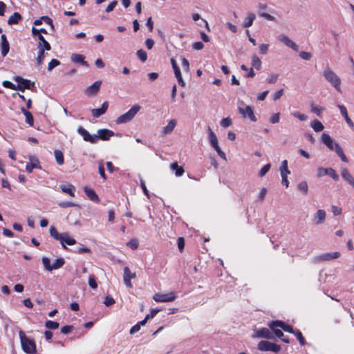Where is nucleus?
<instances>
[{"mask_svg": "<svg viewBox=\"0 0 354 354\" xmlns=\"http://www.w3.org/2000/svg\"><path fill=\"white\" fill-rule=\"evenodd\" d=\"M322 75L324 77V78L332 86H333L338 92H341V80L335 72H333L328 66H327L324 70Z\"/></svg>", "mask_w": 354, "mask_h": 354, "instance_id": "1", "label": "nucleus"}, {"mask_svg": "<svg viewBox=\"0 0 354 354\" xmlns=\"http://www.w3.org/2000/svg\"><path fill=\"white\" fill-rule=\"evenodd\" d=\"M19 335L23 351L27 354L35 353L36 351L35 343L28 338L22 330L19 331Z\"/></svg>", "mask_w": 354, "mask_h": 354, "instance_id": "2", "label": "nucleus"}, {"mask_svg": "<svg viewBox=\"0 0 354 354\" xmlns=\"http://www.w3.org/2000/svg\"><path fill=\"white\" fill-rule=\"evenodd\" d=\"M140 110V106L138 104L133 105L127 112L117 118L115 120L116 124H124L130 122Z\"/></svg>", "mask_w": 354, "mask_h": 354, "instance_id": "3", "label": "nucleus"}, {"mask_svg": "<svg viewBox=\"0 0 354 354\" xmlns=\"http://www.w3.org/2000/svg\"><path fill=\"white\" fill-rule=\"evenodd\" d=\"M238 110L239 113L241 114L243 118L248 117L252 122H256L257 120L252 108L250 106H245L243 101L239 103Z\"/></svg>", "mask_w": 354, "mask_h": 354, "instance_id": "4", "label": "nucleus"}, {"mask_svg": "<svg viewBox=\"0 0 354 354\" xmlns=\"http://www.w3.org/2000/svg\"><path fill=\"white\" fill-rule=\"evenodd\" d=\"M258 349L261 351H272L274 353H277L280 351L281 347L279 345L272 342L263 340L259 342Z\"/></svg>", "mask_w": 354, "mask_h": 354, "instance_id": "5", "label": "nucleus"}, {"mask_svg": "<svg viewBox=\"0 0 354 354\" xmlns=\"http://www.w3.org/2000/svg\"><path fill=\"white\" fill-rule=\"evenodd\" d=\"M340 256L341 254L339 252H327L315 257L313 259V262L317 263L323 261H328L338 259Z\"/></svg>", "mask_w": 354, "mask_h": 354, "instance_id": "6", "label": "nucleus"}, {"mask_svg": "<svg viewBox=\"0 0 354 354\" xmlns=\"http://www.w3.org/2000/svg\"><path fill=\"white\" fill-rule=\"evenodd\" d=\"M153 299L156 302H171L175 300L176 295L174 292H170L166 294L156 293L153 295Z\"/></svg>", "mask_w": 354, "mask_h": 354, "instance_id": "7", "label": "nucleus"}, {"mask_svg": "<svg viewBox=\"0 0 354 354\" xmlns=\"http://www.w3.org/2000/svg\"><path fill=\"white\" fill-rule=\"evenodd\" d=\"M15 80L18 83L17 90L24 92L25 89H31L34 87V83H31L30 80L24 79L19 76L15 77Z\"/></svg>", "mask_w": 354, "mask_h": 354, "instance_id": "8", "label": "nucleus"}, {"mask_svg": "<svg viewBox=\"0 0 354 354\" xmlns=\"http://www.w3.org/2000/svg\"><path fill=\"white\" fill-rule=\"evenodd\" d=\"M77 133L82 136L84 141L89 142L92 144L97 143V137L95 134L91 135L89 132L82 127H79L77 130Z\"/></svg>", "mask_w": 354, "mask_h": 354, "instance_id": "9", "label": "nucleus"}, {"mask_svg": "<svg viewBox=\"0 0 354 354\" xmlns=\"http://www.w3.org/2000/svg\"><path fill=\"white\" fill-rule=\"evenodd\" d=\"M123 272H124L123 280H124V284L128 288H132L133 286L131 282V280L132 279L136 278V272H131V270L129 269V268L127 266H125L123 268Z\"/></svg>", "mask_w": 354, "mask_h": 354, "instance_id": "10", "label": "nucleus"}, {"mask_svg": "<svg viewBox=\"0 0 354 354\" xmlns=\"http://www.w3.org/2000/svg\"><path fill=\"white\" fill-rule=\"evenodd\" d=\"M252 337H254V338H265V339H271L274 338L272 333L267 328H261L259 330H255L254 333L252 335Z\"/></svg>", "mask_w": 354, "mask_h": 354, "instance_id": "11", "label": "nucleus"}, {"mask_svg": "<svg viewBox=\"0 0 354 354\" xmlns=\"http://www.w3.org/2000/svg\"><path fill=\"white\" fill-rule=\"evenodd\" d=\"M95 135L97 137V142L100 139L104 141H106L109 140L112 136H113L115 133L113 131L107 129H101L97 130V134Z\"/></svg>", "mask_w": 354, "mask_h": 354, "instance_id": "12", "label": "nucleus"}, {"mask_svg": "<svg viewBox=\"0 0 354 354\" xmlns=\"http://www.w3.org/2000/svg\"><path fill=\"white\" fill-rule=\"evenodd\" d=\"M274 326H279V328L283 329L284 331L288 332L290 333L294 334L296 331L293 329V328L291 326L286 324L282 321H272L268 324V326L270 328H273Z\"/></svg>", "mask_w": 354, "mask_h": 354, "instance_id": "13", "label": "nucleus"}, {"mask_svg": "<svg viewBox=\"0 0 354 354\" xmlns=\"http://www.w3.org/2000/svg\"><path fill=\"white\" fill-rule=\"evenodd\" d=\"M257 8L259 9L258 14L259 17H263L268 21H275V18L273 16L263 12L268 8V5L266 3H259Z\"/></svg>", "mask_w": 354, "mask_h": 354, "instance_id": "14", "label": "nucleus"}, {"mask_svg": "<svg viewBox=\"0 0 354 354\" xmlns=\"http://www.w3.org/2000/svg\"><path fill=\"white\" fill-rule=\"evenodd\" d=\"M171 64L172 65V68L174 71V75H175L176 78L178 80V84L181 86H185V83L182 77L180 68L178 66L174 59H173V58L171 59Z\"/></svg>", "mask_w": 354, "mask_h": 354, "instance_id": "15", "label": "nucleus"}, {"mask_svg": "<svg viewBox=\"0 0 354 354\" xmlns=\"http://www.w3.org/2000/svg\"><path fill=\"white\" fill-rule=\"evenodd\" d=\"M278 40L282 42L286 46L292 48V50L297 51L298 46L291 40L288 36L285 35H281L278 37Z\"/></svg>", "mask_w": 354, "mask_h": 354, "instance_id": "16", "label": "nucleus"}, {"mask_svg": "<svg viewBox=\"0 0 354 354\" xmlns=\"http://www.w3.org/2000/svg\"><path fill=\"white\" fill-rule=\"evenodd\" d=\"M59 243L64 248H66V245H73L76 243V241L73 237L70 236L68 233L64 232L62 233V236L59 239Z\"/></svg>", "mask_w": 354, "mask_h": 354, "instance_id": "17", "label": "nucleus"}, {"mask_svg": "<svg viewBox=\"0 0 354 354\" xmlns=\"http://www.w3.org/2000/svg\"><path fill=\"white\" fill-rule=\"evenodd\" d=\"M326 217V213L324 209H318L313 215V221L316 225H320L324 223Z\"/></svg>", "mask_w": 354, "mask_h": 354, "instance_id": "18", "label": "nucleus"}, {"mask_svg": "<svg viewBox=\"0 0 354 354\" xmlns=\"http://www.w3.org/2000/svg\"><path fill=\"white\" fill-rule=\"evenodd\" d=\"M341 176L348 184L354 188V177L347 168L344 167L341 169Z\"/></svg>", "mask_w": 354, "mask_h": 354, "instance_id": "19", "label": "nucleus"}, {"mask_svg": "<svg viewBox=\"0 0 354 354\" xmlns=\"http://www.w3.org/2000/svg\"><path fill=\"white\" fill-rule=\"evenodd\" d=\"M30 163H27L26 170L28 173H32L33 169H41V166L38 159L35 156H30Z\"/></svg>", "mask_w": 354, "mask_h": 354, "instance_id": "20", "label": "nucleus"}, {"mask_svg": "<svg viewBox=\"0 0 354 354\" xmlns=\"http://www.w3.org/2000/svg\"><path fill=\"white\" fill-rule=\"evenodd\" d=\"M108 107H109V102L107 101L104 102L100 108L93 109L91 110L93 116L95 118L100 117L101 115H102L103 114H104L106 112Z\"/></svg>", "mask_w": 354, "mask_h": 354, "instance_id": "21", "label": "nucleus"}, {"mask_svg": "<svg viewBox=\"0 0 354 354\" xmlns=\"http://www.w3.org/2000/svg\"><path fill=\"white\" fill-rule=\"evenodd\" d=\"M102 84L101 81H96L93 84L89 86L85 91V93L88 95H95L100 90V86Z\"/></svg>", "mask_w": 354, "mask_h": 354, "instance_id": "22", "label": "nucleus"}, {"mask_svg": "<svg viewBox=\"0 0 354 354\" xmlns=\"http://www.w3.org/2000/svg\"><path fill=\"white\" fill-rule=\"evenodd\" d=\"M1 53L2 56H6L9 52L10 46L6 36L5 35H1Z\"/></svg>", "mask_w": 354, "mask_h": 354, "instance_id": "23", "label": "nucleus"}, {"mask_svg": "<svg viewBox=\"0 0 354 354\" xmlns=\"http://www.w3.org/2000/svg\"><path fill=\"white\" fill-rule=\"evenodd\" d=\"M322 141L330 150H335V144L336 142H333V140L331 138V137L328 134L324 133L322 135Z\"/></svg>", "mask_w": 354, "mask_h": 354, "instance_id": "24", "label": "nucleus"}, {"mask_svg": "<svg viewBox=\"0 0 354 354\" xmlns=\"http://www.w3.org/2000/svg\"><path fill=\"white\" fill-rule=\"evenodd\" d=\"M337 106L339 109L341 114L344 118L346 123L348 124L349 127H351V128H353L354 129V123L351 120V118L348 117L346 107L344 105H340V104H338Z\"/></svg>", "mask_w": 354, "mask_h": 354, "instance_id": "25", "label": "nucleus"}, {"mask_svg": "<svg viewBox=\"0 0 354 354\" xmlns=\"http://www.w3.org/2000/svg\"><path fill=\"white\" fill-rule=\"evenodd\" d=\"M176 124H177V122L175 119L171 120L168 122V124L165 127L162 128V134L163 136H166V135L171 133L173 131V130L174 129L175 127L176 126Z\"/></svg>", "mask_w": 354, "mask_h": 354, "instance_id": "26", "label": "nucleus"}, {"mask_svg": "<svg viewBox=\"0 0 354 354\" xmlns=\"http://www.w3.org/2000/svg\"><path fill=\"white\" fill-rule=\"evenodd\" d=\"M85 57L81 54H73L71 55V61L74 63L80 64L82 66H88L87 62L84 60Z\"/></svg>", "mask_w": 354, "mask_h": 354, "instance_id": "27", "label": "nucleus"}, {"mask_svg": "<svg viewBox=\"0 0 354 354\" xmlns=\"http://www.w3.org/2000/svg\"><path fill=\"white\" fill-rule=\"evenodd\" d=\"M84 191L85 194L88 196V198L93 201L98 203L100 201V198L96 194L94 190L86 187L84 188Z\"/></svg>", "mask_w": 354, "mask_h": 354, "instance_id": "28", "label": "nucleus"}, {"mask_svg": "<svg viewBox=\"0 0 354 354\" xmlns=\"http://www.w3.org/2000/svg\"><path fill=\"white\" fill-rule=\"evenodd\" d=\"M170 169L175 172V175L178 177L183 176L185 171L183 167L179 166L176 162L170 165Z\"/></svg>", "mask_w": 354, "mask_h": 354, "instance_id": "29", "label": "nucleus"}, {"mask_svg": "<svg viewBox=\"0 0 354 354\" xmlns=\"http://www.w3.org/2000/svg\"><path fill=\"white\" fill-rule=\"evenodd\" d=\"M62 191L68 194L71 196H75V187L71 184L63 185L60 186Z\"/></svg>", "mask_w": 354, "mask_h": 354, "instance_id": "30", "label": "nucleus"}, {"mask_svg": "<svg viewBox=\"0 0 354 354\" xmlns=\"http://www.w3.org/2000/svg\"><path fill=\"white\" fill-rule=\"evenodd\" d=\"M37 57L36 58V63L37 66H40L42 65L44 59L45 58V53L46 48H42L37 47Z\"/></svg>", "mask_w": 354, "mask_h": 354, "instance_id": "31", "label": "nucleus"}, {"mask_svg": "<svg viewBox=\"0 0 354 354\" xmlns=\"http://www.w3.org/2000/svg\"><path fill=\"white\" fill-rule=\"evenodd\" d=\"M38 39L39 40L37 47L46 48V50H50L51 46L50 44L45 39L42 35H38Z\"/></svg>", "mask_w": 354, "mask_h": 354, "instance_id": "32", "label": "nucleus"}, {"mask_svg": "<svg viewBox=\"0 0 354 354\" xmlns=\"http://www.w3.org/2000/svg\"><path fill=\"white\" fill-rule=\"evenodd\" d=\"M335 151L336 153L339 156L342 161H343L344 162H348V160L346 158V156H345V154L343 151V149H342V147H340V145L338 143L335 144Z\"/></svg>", "mask_w": 354, "mask_h": 354, "instance_id": "33", "label": "nucleus"}, {"mask_svg": "<svg viewBox=\"0 0 354 354\" xmlns=\"http://www.w3.org/2000/svg\"><path fill=\"white\" fill-rule=\"evenodd\" d=\"M255 18H256V16L254 13H252V12L248 13L247 17L245 18V19L243 22V26L245 28L250 27L252 25L253 21L255 19Z\"/></svg>", "mask_w": 354, "mask_h": 354, "instance_id": "34", "label": "nucleus"}, {"mask_svg": "<svg viewBox=\"0 0 354 354\" xmlns=\"http://www.w3.org/2000/svg\"><path fill=\"white\" fill-rule=\"evenodd\" d=\"M310 127L314 129V131L315 132H320L324 128L322 123L317 120H315L312 121L310 123Z\"/></svg>", "mask_w": 354, "mask_h": 354, "instance_id": "35", "label": "nucleus"}, {"mask_svg": "<svg viewBox=\"0 0 354 354\" xmlns=\"http://www.w3.org/2000/svg\"><path fill=\"white\" fill-rule=\"evenodd\" d=\"M21 19V16L18 12H15L8 20V24H17Z\"/></svg>", "mask_w": 354, "mask_h": 354, "instance_id": "36", "label": "nucleus"}, {"mask_svg": "<svg viewBox=\"0 0 354 354\" xmlns=\"http://www.w3.org/2000/svg\"><path fill=\"white\" fill-rule=\"evenodd\" d=\"M209 131V140L212 147H214L218 145V139L216 134L212 131L210 127L208 128Z\"/></svg>", "mask_w": 354, "mask_h": 354, "instance_id": "37", "label": "nucleus"}, {"mask_svg": "<svg viewBox=\"0 0 354 354\" xmlns=\"http://www.w3.org/2000/svg\"><path fill=\"white\" fill-rule=\"evenodd\" d=\"M54 155H55V158L57 163L59 165H62L64 162L63 153L60 150L57 149V150H55Z\"/></svg>", "mask_w": 354, "mask_h": 354, "instance_id": "38", "label": "nucleus"}, {"mask_svg": "<svg viewBox=\"0 0 354 354\" xmlns=\"http://www.w3.org/2000/svg\"><path fill=\"white\" fill-rule=\"evenodd\" d=\"M49 232L50 236L57 241H59L62 236V233H59L54 226L50 227Z\"/></svg>", "mask_w": 354, "mask_h": 354, "instance_id": "39", "label": "nucleus"}, {"mask_svg": "<svg viewBox=\"0 0 354 354\" xmlns=\"http://www.w3.org/2000/svg\"><path fill=\"white\" fill-rule=\"evenodd\" d=\"M279 171L281 175H288L290 174V171L288 168V161L286 160H284L281 162V166L279 167Z\"/></svg>", "mask_w": 354, "mask_h": 354, "instance_id": "40", "label": "nucleus"}, {"mask_svg": "<svg viewBox=\"0 0 354 354\" xmlns=\"http://www.w3.org/2000/svg\"><path fill=\"white\" fill-rule=\"evenodd\" d=\"M297 189L300 191L303 194L306 195L308 191L307 182L305 180L300 182L297 185Z\"/></svg>", "mask_w": 354, "mask_h": 354, "instance_id": "41", "label": "nucleus"}, {"mask_svg": "<svg viewBox=\"0 0 354 354\" xmlns=\"http://www.w3.org/2000/svg\"><path fill=\"white\" fill-rule=\"evenodd\" d=\"M252 66L257 70H259L261 68V62L256 55H254L252 57Z\"/></svg>", "mask_w": 354, "mask_h": 354, "instance_id": "42", "label": "nucleus"}, {"mask_svg": "<svg viewBox=\"0 0 354 354\" xmlns=\"http://www.w3.org/2000/svg\"><path fill=\"white\" fill-rule=\"evenodd\" d=\"M65 261L63 258L57 259L55 262L52 264V268L53 270L59 269L64 265Z\"/></svg>", "mask_w": 354, "mask_h": 354, "instance_id": "43", "label": "nucleus"}, {"mask_svg": "<svg viewBox=\"0 0 354 354\" xmlns=\"http://www.w3.org/2000/svg\"><path fill=\"white\" fill-rule=\"evenodd\" d=\"M42 263L45 268V269L48 271H52V264H50V259L46 257H44L41 259Z\"/></svg>", "mask_w": 354, "mask_h": 354, "instance_id": "44", "label": "nucleus"}, {"mask_svg": "<svg viewBox=\"0 0 354 354\" xmlns=\"http://www.w3.org/2000/svg\"><path fill=\"white\" fill-rule=\"evenodd\" d=\"M59 326V324L58 322L51 321V320H48L45 323V326L48 329L55 330V329L58 328Z\"/></svg>", "mask_w": 354, "mask_h": 354, "instance_id": "45", "label": "nucleus"}, {"mask_svg": "<svg viewBox=\"0 0 354 354\" xmlns=\"http://www.w3.org/2000/svg\"><path fill=\"white\" fill-rule=\"evenodd\" d=\"M136 55L140 61L145 62L147 59V54L143 49H140L137 51Z\"/></svg>", "mask_w": 354, "mask_h": 354, "instance_id": "46", "label": "nucleus"}, {"mask_svg": "<svg viewBox=\"0 0 354 354\" xmlns=\"http://www.w3.org/2000/svg\"><path fill=\"white\" fill-rule=\"evenodd\" d=\"M294 335L296 336V337L297 338L298 341L299 342V343L301 346H304L306 344L305 339L303 337L302 333L300 330H296Z\"/></svg>", "mask_w": 354, "mask_h": 354, "instance_id": "47", "label": "nucleus"}, {"mask_svg": "<svg viewBox=\"0 0 354 354\" xmlns=\"http://www.w3.org/2000/svg\"><path fill=\"white\" fill-rule=\"evenodd\" d=\"M24 115L26 117V122L27 124H28L30 126H33L34 124V119L33 116L32 115L30 111L24 113Z\"/></svg>", "mask_w": 354, "mask_h": 354, "instance_id": "48", "label": "nucleus"}, {"mask_svg": "<svg viewBox=\"0 0 354 354\" xmlns=\"http://www.w3.org/2000/svg\"><path fill=\"white\" fill-rule=\"evenodd\" d=\"M60 62L59 60L53 59L48 64V71H50L56 66H59Z\"/></svg>", "mask_w": 354, "mask_h": 354, "instance_id": "49", "label": "nucleus"}, {"mask_svg": "<svg viewBox=\"0 0 354 354\" xmlns=\"http://www.w3.org/2000/svg\"><path fill=\"white\" fill-rule=\"evenodd\" d=\"M328 168H324V167H318L317 168V176L319 178H321L322 176L328 175Z\"/></svg>", "mask_w": 354, "mask_h": 354, "instance_id": "50", "label": "nucleus"}, {"mask_svg": "<svg viewBox=\"0 0 354 354\" xmlns=\"http://www.w3.org/2000/svg\"><path fill=\"white\" fill-rule=\"evenodd\" d=\"M328 175L335 181L339 180L338 174L333 168H328Z\"/></svg>", "mask_w": 354, "mask_h": 354, "instance_id": "51", "label": "nucleus"}, {"mask_svg": "<svg viewBox=\"0 0 354 354\" xmlns=\"http://www.w3.org/2000/svg\"><path fill=\"white\" fill-rule=\"evenodd\" d=\"M270 167H271V165L270 163H268L266 165H264L261 169V170L259 171V176H261V177L264 176L266 174V173L270 170Z\"/></svg>", "mask_w": 354, "mask_h": 354, "instance_id": "52", "label": "nucleus"}, {"mask_svg": "<svg viewBox=\"0 0 354 354\" xmlns=\"http://www.w3.org/2000/svg\"><path fill=\"white\" fill-rule=\"evenodd\" d=\"M91 252V250L88 248L84 247L82 245L80 247L77 248L74 250V252H76L78 254L87 253V252Z\"/></svg>", "mask_w": 354, "mask_h": 354, "instance_id": "53", "label": "nucleus"}, {"mask_svg": "<svg viewBox=\"0 0 354 354\" xmlns=\"http://www.w3.org/2000/svg\"><path fill=\"white\" fill-rule=\"evenodd\" d=\"M88 285L93 289H95L97 287V284L95 281V276L93 274L89 276Z\"/></svg>", "mask_w": 354, "mask_h": 354, "instance_id": "54", "label": "nucleus"}, {"mask_svg": "<svg viewBox=\"0 0 354 354\" xmlns=\"http://www.w3.org/2000/svg\"><path fill=\"white\" fill-rule=\"evenodd\" d=\"M278 328H279V326H274L273 328H270L273 332L275 334V335L278 337V338H281L282 337H283V332L279 329Z\"/></svg>", "mask_w": 354, "mask_h": 354, "instance_id": "55", "label": "nucleus"}, {"mask_svg": "<svg viewBox=\"0 0 354 354\" xmlns=\"http://www.w3.org/2000/svg\"><path fill=\"white\" fill-rule=\"evenodd\" d=\"M98 171L99 173L102 178L104 180L106 179V176L105 174L104 168L103 165V161L101 160L99 162V166H98Z\"/></svg>", "mask_w": 354, "mask_h": 354, "instance_id": "56", "label": "nucleus"}, {"mask_svg": "<svg viewBox=\"0 0 354 354\" xmlns=\"http://www.w3.org/2000/svg\"><path fill=\"white\" fill-rule=\"evenodd\" d=\"M292 115L295 118H298L301 121H305L307 120L308 117L305 114L301 113L298 111H295L292 113Z\"/></svg>", "mask_w": 354, "mask_h": 354, "instance_id": "57", "label": "nucleus"}, {"mask_svg": "<svg viewBox=\"0 0 354 354\" xmlns=\"http://www.w3.org/2000/svg\"><path fill=\"white\" fill-rule=\"evenodd\" d=\"M213 148L216 150L218 155L223 160H226V156L225 153L221 149L220 147L218 146V144L216 146L213 147Z\"/></svg>", "mask_w": 354, "mask_h": 354, "instance_id": "58", "label": "nucleus"}, {"mask_svg": "<svg viewBox=\"0 0 354 354\" xmlns=\"http://www.w3.org/2000/svg\"><path fill=\"white\" fill-rule=\"evenodd\" d=\"M231 124L232 120L230 118H223L221 122V125L224 128H227L230 127Z\"/></svg>", "mask_w": 354, "mask_h": 354, "instance_id": "59", "label": "nucleus"}, {"mask_svg": "<svg viewBox=\"0 0 354 354\" xmlns=\"http://www.w3.org/2000/svg\"><path fill=\"white\" fill-rule=\"evenodd\" d=\"M299 57L304 60H310L312 57V55L310 53L301 51L299 53Z\"/></svg>", "mask_w": 354, "mask_h": 354, "instance_id": "60", "label": "nucleus"}, {"mask_svg": "<svg viewBox=\"0 0 354 354\" xmlns=\"http://www.w3.org/2000/svg\"><path fill=\"white\" fill-rule=\"evenodd\" d=\"M2 84L6 88H10L12 90H17V86L10 81H3Z\"/></svg>", "mask_w": 354, "mask_h": 354, "instance_id": "61", "label": "nucleus"}, {"mask_svg": "<svg viewBox=\"0 0 354 354\" xmlns=\"http://www.w3.org/2000/svg\"><path fill=\"white\" fill-rule=\"evenodd\" d=\"M331 211L334 216H338L342 214V208L335 205L331 206Z\"/></svg>", "mask_w": 354, "mask_h": 354, "instance_id": "62", "label": "nucleus"}, {"mask_svg": "<svg viewBox=\"0 0 354 354\" xmlns=\"http://www.w3.org/2000/svg\"><path fill=\"white\" fill-rule=\"evenodd\" d=\"M267 194V189L265 187L261 189L260 192L258 196V200L259 201H263L265 198V196Z\"/></svg>", "mask_w": 354, "mask_h": 354, "instance_id": "63", "label": "nucleus"}, {"mask_svg": "<svg viewBox=\"0 0 354 354\" xmlns=\"http://www.w3.org/2000/svg\"><path fill=\"white\" fill-rule=\"evenodd\" d=\"M127 245L130 247L131 249L135 250L138 247V242L136 239H132L127 243Z\"/></svg>", "mask_w": 354, "mask_h": 354, "instance_id": "64", "label": "nucleus"}]
</instances>
